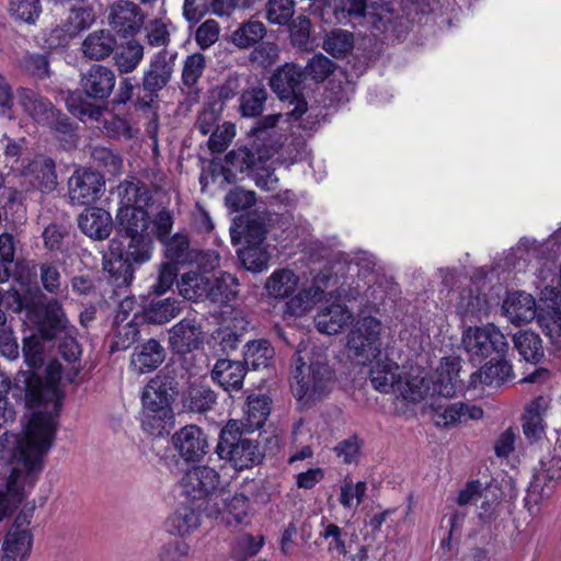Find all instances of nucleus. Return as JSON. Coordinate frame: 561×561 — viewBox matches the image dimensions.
I'll list each match as a JSON object with an SVG mask.
<instances>
[{"instance_id":"obj_1","label":"nucleus","mask_w":561,"mask_h":561,"mask_svg":"<svg viewBox=\"0 0 561 561\" xmlns=\"http://www.w3.org/2000/svg\"><path fill=\"white\" fill-rule=\"evenodd\" d=\"M123 196L115 218L101 207H87L77 218L83 234L94 241L108 239L112 231L108 255L103 257V270L115 287H128L135 273L149 263L152 241L149 236L150 214L139 205L141 187L134 182L124 181L118 185Z\"/></svg>"},{"instance_id":"obj_2","label":"nucleus","mask_w":561,"mask_h":561,"mask_svg":"<svg viewBox=\"0 0 561 561\" xmlns=\"http://www.w3.org/2000/svg\"><path fill=\"white\" fill-rule=\"evenodd\" d=\"M62 365L50 359L44 373L36 370H19L13 379L7 382V392L18 405L31 411L33 421L36 414L49 417L51 425L58 430V417L62 407L65 391L60 388Z\"/></svg>"},{"instance_id":"obj_3","label":"nucleus","mask_w":561,"mask_h":561,"mask_svg":"<svg viewBox=\"0 0 561 561\" xmlns=\"http://www.w3.org/2000/svg\"><path fill=\"white\" fill-rule=\"evenodd\" d=\"M462 343L470 363L481 365L480 369L471 374L469 388H477L479 383H501L512 376L513 368L506 358L510 344L497 327L492 323L469 327L463 331Z\"/></svg>"},{"instance_id":"obj_4","label":"nucleus","mask_w":561,"mask_h":561,"mask_svg":"<svg viewBox=\"0 0 561 561\" xmlns=\"http://www.w3.org/2000/svg\"><path fill=\"white\" fill-rule=\"evenodd\" d=\"M56 438V428L49 417L36 414L28 421L26 438L9 432L0 436V461L14 465L12 469H21V478L25 476L33 484L44 467V457L50 450Z\"/></svg>"},{"instance_id":"obj_5","label":"nucleus","mask_w":561,"mask_h":561,"mask_svg":"<svg viewBox=\"0 0 561 561\" xmlns=\"http://www.w3.org/2000/svg\"><path fill=\"white\" fill-rule=\"evenodd\" d=\"M185 375L165 366L152 377L141 393L144 431L156 437L170 433L174 426L173 403L181 397Z\"/></svg>"},{"instance_id":"obj_6","label":"nucleus","mask_w":561,"mask_h":561,"mask_svg":"<svg viewBox=\"0 0 561 561\" xmlns=\"http://www.w3.org/2000/svg\"><path fill=\"white\" fill-rule=\"evenodd\" d=\"M290 389L299 405L310 409L327 398L336 381L328 355L320 348L297 351L290 358Z\"/></svg>"},{"instance_id":"obj_7","label":"nucleus","mask_w":561,"mask_h":561,"mask_svg":"<svg viewBox=\"0 0 561 561\" xmlns=\"http://www.w3.org/2000/svg\"><path fill=\"white\" fill-rule=\"evenodd\" d=\"M324 11H330L336 23L370 24L371 28L386 34L388 38L401 39L410 31V21L396 10L390 2L368 0H334Z\"/></svg>"},{"instance_id":"obj_8","label":"nucleus","mask_w":561,"mask_h":561,"mask_svg":"<svg viewBox=\"0 0 561 561\" xmlns=\"http://www.w3.org/2000/svg\"><path fill=\"white\" fill-rule=\"evenodd\" d=\"M116 84L114 70L101 64H92L80 71L79 88L69 91L66 98L68 111L84 122L99 121L104 107L96 102L106 101Z\"/></svg>"},{"instance_id":"obj_9","label":"nucleus","mask_w":561,"mask_h":561,"mask_svg":"<svg viewBox=\"0 0 561 561\" xmlns=\"http://www.w3.org/2000/svg\"><path fill=\"white\" fill-rule=\"evenodd\" d=\"M304 80L302 68L296 64L286 62L274 70L268 84L280 101H288V105L294 106L286 112V122H299V127L304 130H313L319 124L316 117L311 114L306 118L302 117L308 112V102L301 91Z\"/></svg>"},{"instance_id":"obj_10","label":"nucleus","mask_w":561,"mask_h":561,"mask_svg":"<svg viewBox=\"0 0 561 561\" xmlns=\"http://www.w3.org/2000/svg\"><path fill=\"white\" fill-rule=\"evenodd\" d=\"M253 432L243 426V421L229 420L219 432L216 454L238 471L260 465L265 454L256 439L248 437Z\"/></svg>"},{"instance_id":"obj_11","label":"nucleus","mask_w":561,"mask_h":561,"mask_svg":"<svg viewBox=\"0 0 561 561\" xmlns=\"http://www.w3.org/2000/svg\"><path fill=\"white\" fill-rule=\"evenodd\" d=\"M385 325L373 316H359L347 334V355L357 365L366 366L381 356Z\"/></svg>"},{"instance_id":"obj_12","label":"nucleus","mask_w":561,"mask_h":561,"mask_svg":"<svg viewBox=\"0 0 561 561\" xmlns=\"http://www.w3.org/2000/svg\"><path fill=\"white\" fill-rule=\"evenodd\" d=\"M150 221L148 231L152 241V248L149 262L153 256L156 238L163 245V255L169 260L168 263H173L174 265L185 263L190 257L191 242L185 233L176 232L171 236L173 227L172 213L167 208H162L153 218L150 216Z\"/></svg>"},{"instance_id":"obj_13","label":"nucleus","mask_w":561,"mask_h":561,"mask_svg":"<svg viewBox=\"0 0 561 561\" xmlns=\"http://www.w3.org/2000/svg\"><path fill=\"white\" fill-rule=\"evenodd\" d=\"M176 53L169 54L162 49L150 60L148 69L144 71L141 88L146 92L142 96L137 95L134 107L137 111H148L158 99V93L171 81L174 71Z\"/></svg>"},{"instance_id":"obj_14","label":"nucleus","mask_w":561,"mask_h":561,"mask_svg":"<svg viewBox=\"0 0 561 561\" xmlns=\"http://www.w3.org/2000/svg\"><path fill=\"white\" fill-rule=\"evenodd\" d=\"M37 298L28 312L37 334L46 342H51L61 336L72 325L64 312L61 302L54 297L48 298L36 287Z\"/></svg>"},{"instance_id":"obj_15","label":"nucleus","mask_w":561,"mask_h":561,"mask_svg":"<svg viewBox=\"0 0 561 561\" xmlns=\"http://www.w3.org/2000/svg\"><path fill=\"white\" fill-rule=\"evenodd\" d=\"M182 482L186 495L205 505V516L209 518L218 516L220 508L217 503L211 504V496L219 490L221 479L214 468L193 467L185 473Z\"/></svg>"},{"instance_id":"obj_16","label":"nucleus","mask_w":561,"mask_h":561,"mask_svg":"<svg viewBox=\"0 0 561 561\" xmlns=\"http://www.w3.org/2000/svg\"><path fill=\"white\" fill-rule=\"evenodd\" d=\"M274 145L251 141L250 146L239 147L225 156V163L211 161L213 172L219 170L228 183L238 181L237 173L249 174L254 165V160L271 159L274 156Z\"/></svg>"},{"instance_id":"obj_17","label":"nucleus","mask_w":561,"mask_h":561,"mask_svg":"<svg viewBox=\"0 0 561 561\" xmlns=\"http://www.w3.org/2000/svg\"><path fill=\"white\" fill-rule=\"evenodd\" d=\"M561 480V438L547 457L540 459V468L536 469L525 497L526 504L539 503L549 499L557 483Z\"/></svg>"},{"instance_id":"obj_18","label":"nucleus","mask_w":561,"mask_h":561,"mask_svg":"<svg viewBox=\"0 0 561 561\" xmlns=\"http://www.w3.org/2000/svg\"><path fill=\"white\" fill-rule=\"evenodd\" d=\"M104 192V174L91 167H77L68 180V195L73 205L89 206Z\"/></svg>"},{"instance_id":"obj_19","label":"nucleus","mask_w":561,"mask_h":561,"mask_svg":"<svg viewBox=\"0 0 561 561\" xmlns=\"http://www.w3.org/2000/svg\"><path fill=\"white\" fill-rule=\"evenodd\" d=\"M182 311L181 301L175 297L140 296L138 310L134 313L133 322L137 324L162 325L176 318Z\"/></svg>"},{"instance_id":"obj_20","label":"nucleus","mask_w":561,"mask_h":561,"mask_svg":"<svg viewBox=\"0 0 561 561\" xmlns=\"http://www.w3.org/2000/svg\"><path fill=\"white\" fill-rule=\"evenodd\" d=\"M178 456L186 463L201 462L210 450L208 435L195 424L185 425L171 438Z\"/></svg>"},{"instance_id":"obj_21","label":"nucleus","mask_w":561,"mask_h":561,"mask_svg":"<svg viewBox=\"0 0 561 561\" xmlns=\"http://www.w3.org/2000/svg\"><path fill=\"white\" fill-rule=\"evenodd\" d=\"M168 342L173 354L185 356L204 344L202 324L195 318H183L168 331Z\"/></svg>"},{"instance_id":"obj_22","label":"nucleus","mask_w":561,"mask_h":561,"mask_svg":"<svg viewBox=\"0 0 561 561\" xmlns=\"http://www.w3.org/2000/svg\"><path fill=\"white\" fill-rule=\"evenodd\" d=\"M267 234L265 216L257 213H249L236 217L230 228L233 244H264Z\"/></svg>"},{"instance_id":"obj_23","label":"nucleus","mask_w":561,"mask_h":561,"mask_svg":"<svg viewBox=\"0 0 561 561\" xmlns=\"http://www.w3.org/2000/svg\"><path fill=\"white\" fill-rule=\"evenodd\" d=\"M110 22L113 28L126 35H134L144 25L145 15L141 9L134 2L119 0L111 8Z\"/></svg>"},{"instance_id":"obj_24","label":"nucleus","mask_w":561,"mask_h":561,"mask_svg":"<svg viewBox=\"0 0 561 561\" xmlns=\"http://www.w3.org/2000/svg\"><path fill=\"white\" fill-rule=\"evenodd\" d=\"M247 370L244 363L241 360L219 358L210 373V377L225 391H239L242 389Z\"/></svg>"},{"instance_id":"obj_25","label":"nucleus","mask_w":561,"mask_h":561,"mask_svg":"<svg viewBox=\"0 0 561 561\" xmlns=\"http://www.w3.org/2000/svg\"><path fill=\"white\" fill-rule=\"evenodd\" d=\"M502 308L508 320L517 325L528 323L536 317L535 298L525 291L507 293Z\"/></svg>"},{"instance_id":"obj_26","label":"nucleus","mask_w":561,"mask_h":561,"mask_svg":"<svg viewBox=\"0 0 561 561\" xmlns=\"http://www.w3.org/2000/svg\"><path fill=\"white\" fill-rule=\"evenodd\" d=\"M167 350L160 341L151 337L139 343L133 352L131 364L139 374H147L156 370L165 359Z\"/></svg>"},{"instance_id":"obj_27","label":"nucleus","mask_w":561,"mask_h":561,"mask_svg":"<svg viewBox=\"0 0 561 561\" xmlns=\"http://www.w3.org/2000/svg\"><path fill=\"white\" fill-rule=\"evenodd\" d=\"M217 396L207 385L193 381L184 389L182 387L181 403L185 411L205 413L213 409Z\"/></svg>"},{"instance_id":"obj_28","label":"nucleus","mask_w":561,"mask_h":561,"mask_svg":"<svg viewBox=\"0 0 561 561\" xmlns=\"http://www.w3.org/2000/svg\"><path fill=\"white\" fill-rule=\"evenodd\" d=\"M205 505L192 500L191 505L179 507L169 518V531L185 536L197 529L201 525V517L205 515Z\"/></svg>"},{"instance_id":"obj_29","label":"nucleus","mask_w":561,"mask_h":561,"mask_svg":"<svg viewBox=\"0 0 561 561\" xmlns=\"http://www.w3.org/2000/svg\"><path fill=\"white\" fill-rule=\"evenodd\" d=\"M33 548L31 530H9L2 542L1 561H27Z\"/></svg>"},{"instance_id":"obj_30","label":"nucleus","mask_w":561,"mask_h":561,"mask_svg":"<svg viewBox=\"0 0 561 561\" xmlns=\"http://www.w3.org/2000/svg\"><path fill=\"white\" fill-rule=\"evenodd\" d=\"M21 469H12L4 486H0V523L10 517L25 499L24 486L19 483Z\"/></svg>"},{"instance_id":"obj_31","label":"nucleus","mask_w":561,"mask_h":561,"mask_svg":"<svg viewBox=\"0 0 561 561\" xmlns=\"http://www.w3.org/2000/svg\"><path fill=\"white\" fill-rule=\"evenodd\" d=\"M34 185L44 193H51L57 188V172L55 161L46 156L35 157L26 168Z\"/></svg>"},{"instance_id":"obj_32","label":"nucleus","mask_w":561,"mask_h":561,"mask_svg":"<svg viewBox=\"0 0 561 561\" xmlns=\"http://www.w3.org/2000/svg\"><path fill=\"white\" fill-rule=\"evenodd\" d=\"M374 362L375 365L369 371V379L373 387L382 393L391 392L401 379L398 374L399 365L387 356L383 359H381L380 356Z\"/></svg>"},{"instance_id":"obj_33","label":"nucleus","mask_w":561,"mask_h":561,"mask_svg":"<svg viewBox=\"0 0 561 561\" xmlns=\"http://www.w3.org/2000/svg\"><path fill=\"white\" fill-rule=\"evenodd\" d=\"M352 321L353 313L346 306L333 304L317 316L316 325L320 332L334 335L340 333Z\"/></svg>"},{"instance_id":"obj_34","label":"nucleus","mask_w":561,"mask_h":561,"mask_svg":"<svg viewBox=\"0 0 561 561\" xmlns=\"http://www.w3.org/2000/svg\"><path fill=\"white\" fill-rule=\"evenodd\" d=\"M117 47L115 35L108 30L90 33L82 43V53L91 60H103Z\"/></svg>"},{"instance_id":"obj_35","label":"nucleus","mask_w":561,"mask_h":561,"mask_svg":"<svg viewBox=\"0 0 561 561\" xmlns=\"http://www.w3.org/2000/svg\"><path fill=\"white\" fill-rule=\"evenodd\" d=\"M283 117L286 118V112L284 114L277 113L260 117L248 131V136L252 138L253 142H262L266 146L275 145L273 146L275 154L282 147L283 142L280 140L282 136L278 135L274 128Z\"/></svg>"},{"instance_id":"obj_36","label":"nucleus","mask_w":561,"mask_h":561,"mask_svg":"<svg viewBox=\"0 0 561 561\" xmlns=\"http://www.w3.org/2000/svg\"><path fill=\"white\" fill-rule=\"evenodd\" d=\"M45 126L49 128L53 136L65 150H72L77 147L78 125L66 113L57 108L54 112L53 118H49V123H46Z\"/></svg>"},{"instance_id":"obj_37","label":"nucleus","mask_w":561,"mask_h":561,"mask_svg":"<svg viewBox=\"0 0 561 561\" xmlns=\"http://www.w3.org/2000/svg\"><path fill=\"white\" fill-rule=\"evenodd\" d=\"M442 369L437 382L434 383L433 390L439 397L448 399L456 393L457 385L461 382L459 379L461 370L460 357H444Z\"/></svg>"},{"instance_id":"obj_38","label":"nucleus","mask_w":561,"mask_h":561,"mask_svg":"<svg viewBox=\"0 0 561 561\" xmlns=\"http://www.w3.org/2000/svg\"><path fill=\"white\" fill-rule=\"evenodd\" d=\"M275 351L271 342L266 339L251 340L244 344L243 360L247 369L253 370L266 368L274 358Z\"/></svg>"},{"instance_id":"obj_39","label":"nucleus","mask_w":561,"mask_h":561,"mask_svg":"<svg viewBox=\"0 0 561 561\" xmlns=\"http://www.w3.org/2000/svg\"><path fill=\"white\" fill-rule=\"evenodd\" d=\"M512 341L514 348L526 362L537 365L545 357L542 340L537 333L522 330L513 335Z\"/></svg>"},{"instance_id":"obj_40","label":"nucleus","mask_w":561,"mask_h":561,"mask_svg":"<svg viewBox=\"0 0 561 561\" xmlns=\"http://www.w3.org/2000/svg\"><path fill=\"white\" fill-rule=\"evenodd\" d=\"M209 282L210 278L206 275L199 272L190 271L181 276L179 282H176V287L179 289V294L184 299L199 301L208 299Z\"/></svg>"},{"instance_id":"obj_41","label":"nucleus","mask_w":561,"mask_h":561,"mask_svg":"<svg viewBox=\"0 0 561 561\" xmlns=\"http://www.w3.org/2000/svg\"><path fill=\"white\" fill-rule=\"evenodd\" d=\"M238 286L239 280L234 275L222 273L221 276L210 279L207 300L220 306H228L237 298Z\"/></svg>"},{"instance_id":"obj_42","label":"nucleus","mask_w":561,"mask_h":561,"mask_svg":"<svg viewBox=\"0 0 561 561\" xmlns=\"http://www.w3.org/2000/svg\"><path fill=\"white\" fill-rule=\"evenodd\" d=\"M21 104L25 112L39 125L45 126L53 118L54 112L57 110L55 105L38 93L27 90L21 96Z\"/></svg>"},{"instance_id":"obj_43","label":"nucleus","mask_w":561,"mask_h":561,"mask_svg":"<svg viewBox=\"0 0 561 561\" xmlns=\"http://www.w3.org/2000/svg\"><path fill=\"white\" fill-rule=\"evenodd\" d=\"M267 90L263 84L244 89L239 98V112L242 117H260L267 101Z\"/></svg>"},{"instance_id":"obj_44","label":"nucleus","mask_w":561,"mask_h":561,"mask_svg":"<svg viewBox=\"0 0 561 561\" xmlns=\"http://www.w3.org/2000/svg\"><path fill=\"white\" fill-rule=\"evenodd\" d=\"M546 402L542 397L534 399L523 414V432L530 442L538 440L543 434L542 413Z\"/></svg>"},{"instance_id":"obj_45","label":"nucleus","mask_w":561,"mask_h":561,"mask_svg":"<svg viewBox=\"0 0 561 561\" xmlns=\"http://www.w3.org/2000/svg\"><path fill=\"white\" fill-rule=\"evenodd\" d=\"M247 421L243 426L254 431L265 424L271 413V399L265 394H250L247 399Z\"/></svg>"},{"instance_id":"obj_46","label":"nucleus","mask_w":561,"mask_h":561,"mask_svg":"<svg viewBox=\"0 0 561 561\" xmlns=\"http://www.w3.org/2000/svg\"><path fill=\"white\" fill-rule=\"evenodd\" d=\"M266 35V27L261 21L249 20L241 23L231 34V42L241 49L259 44Z\"/></svg>"},{"instance_id":"obj_47","label":"nucleus","mask_w":561,"mask_h":561,"mask_svg":"<svg viewBox=\"0 0 561 561\" xmlns=\"http://www.w3.org/2000/svg\"><path fill=\"white\" fill-rule=\"evenodd\" d=\"M44 339L38 334H31L22 340V354L24 363L28 367L27 370H36L44 373L45 365V346Z\"/></svg>"},{"instance_id":"obj_48","label":"nucleus","mask_w":561,"mask_h":561,"mask_svg":"<svg viewBox=\"0 0 561 561\" xmlns=\"http://www.w3.org/2000/svg\"><path fill=\"white\" fill-rule=\"evenodd\" d=\"M298 284V277L289 270L275 271L265 284L267 294L276 299L293 295Z\"/></svg>"},{"instance_id":"obj_49","label":"nucleus","mask_w":561,"mask_h":561,"mask_svg":"<svg viewBox=\"0 0 561 561\" xmlns=\"http://www.w3.org/2000/svg\"><path fill=\"white\" fill-rule=\"evenodd\" d=\"M322 47L332 57L343 58L354 47V35L352 32L334 28L325 34Z\"/></svg>"},{"instance_id":"obj_50","label":"nucleus","mask_w":561,"mask_h":561,"mask_svg":"<svg viewBox=\"0 0 561 561\" xmlns=\"http://www.w3.org/2000/svg\"><path fill=\"white\" fill-rule=\"evenodd\" d=\"M144 57V46L137 41H128L117 48L114 60L121 73L134 71Z\"/></svg>"},{"instance_id":"obj_51","label":"nucleus","mask_w":561,"mask_h":561,"mask_svg":"<svg viewBox=\"0 0 561 561\" xmlns=\"http://www.w3.org/2000/svg\"><path fill=\"white\" fill-rule=\"evenodd\" d=\"M237 253L242 266L254 273L265 270L271 257L264 244H243Z\"/></svg>"},{"instance_id":"obj_52","label":"nucleus","mask_w":561,"mask_h":561,"mask_svg":"<svg viewBox=\"0 0 561 561\" xmlns=\"http://www.w3.org/2000/svg\"><path fill=\"white\" fill-rule=\"evenodd\" d=\"M324 290L317 284L300 290L287 302V310L293 316H301L310 310L317 302L321 301Z\"/></svg>"},{"instance_id":"obj_53","label":"nucleus","mask_w":561,"mask_h":561,"mask_svg":"<svg viewBox=\"0 0 561 561\" xmlns=\"http://www.w3.org/2000/svg\"><path fill=\"white\" fill-rule=\"evenodd\" d=\"M1 295L3 297L2 309L4 312L11 311L13 313H20L23 310L28 313L37 298L36 290L32 294L30 287L24 294H21L15 287H10L8 290L1 289Z\"/></svg>"},{"instance_id":"obj_54","label":"nucleus","mask_w":561,"mask_h":561,"mask_svg":"<svg viewBox=\"0 0 561 561\" xmlns=\"http://www.w3.org/2000/svg\"><path fill=\"white\" fill-rule=\"evenodd\" d=\"M457 309L463 317L480 318L489 313L490 304L484 295L469 289L461 293Z\"/></svg>"},{"instance_id":"obj_55","label":"nucleus","mask_w":561,"mask_h":561,"mask_svg":"<svg viewBox=\"0 0 561 561\" xmlns=\"http://www.w3.org/2000/svg\"><path fill=\"white\" fill-rule=\"evenodd\" d=\"M428 408L434 412L435 422L438 426H450L456 423L463 422V410H466L465 403H455L444 405L436 403V399L432 398Z\"/></svg>"},{"instance_id":"obj_56","label":"nucleus","mask_w":561,"mask_h":561,"mask_svg":"<svg viewBox=\"0 0 561 561\" xmlns=\"http://www.w3.org/2000/svg\"><path fill=\"white\" fill-rule=\"evenodd\" d=\"M95 20L94 11L83 3L73 5L65 22L66 31L77 36L80 32L89 28Z\"/></svg>"},{"instance_id":"obj_57","label":"nucleus","mask_w":561,"mask_h":561,"mask_svg":"<svg viewBox=\"0 0 561 561\" xmlns=\"http://www.w3.org/2000/svg\"><path fill=\"white\" fill-rule=\"evenodd\" d=\"M337 68V65L322 53L314 54L302 68L305 79L310 77L314 82L325 81Z\"/></svg>"},{"instance_id":"obj_58","label":"nucleus","mask_w":561,"mask_h":561,"mask_svg":"<svg viewBox=\"0 0 561 561\" xmlns=\"http://www.w3.org/2000/svg\"><path fill=\"white\" fill-rule=\"evenodd\" d=\"M70 234V226L50 222L45 227L42 238L45 249L50 252H64L67 249L66 239Z\"/></svg>"},{"instance_id":"obj_59","label":"nucleus","mask_w":561,"mask_h":561,"mask_svg":"<svg viewBox=\"0 0 561 561\" xmlns=\"http://www.w3.org/2000/svg\"><path fill=\"white\" fill-rule=\"evenodd\" d=\"M179 268L173 263H161L156 282L150 286L148 295L163 296L179 282Z\"/></svg>"},{"instance_id":"obj_60","label":"nucleus","mask_w":561,"mask_h":561,"mask_svg":"<svg viewBox=\"0 0 561 561\" xmlns=\"http://www.w3.org/2000/svg\"><path fill=\"white\" fill-rule=\"evenodd\" d=\"M91 158L99 168H103L112 176L119 174L122 171L123 159L121 154L107 147L98 146L92 148Z\"/></svg>"},{"instance_id":"obj_61","label":"nucleus","mask_w":561,"mask_h":561,"mask_svg":"<svg viewBox=\"0 0 561 561\" xmlns=\"http://www.w3.org/2000/svg\"><path fill=\"white\" fill-rule=\"evenodd\" d=\"M288 25L290 43L299 49H307L310 43V19L304 14L293 18Z\"/></svg>"},{"instance_id":"obj_62","label":"nucleus","mask_w":561,"mask_h":561,"mask_svg":"<svg viewBox=\"0 0 561 561\" xmlns=\"http://www.w3.org/2000/svg\"><path fill=\"white\" fill-rule=\"evenodd\" d=\"M266 19L270 23L286 25L294 16V0H268L265 7Z\"/></svg>"},{"instance_id":"obj_63","label":"nucleus","mask_w":561,"mask_h":561,"mask_svg":"<svg viewBox=\"0 0 561 561\" xmlns=\"http://www.w3.org/2000/svg\"><path fill=\"white\" fill-rule=\"evenodd\" d=\"M206 68L205 56L195 53L186 57L182 70V82L191 88L195 85Z\"/></svg>"},{"instance_id":"obj_64","label":"nucleus","mask_w":561,"mask_h":561,"mask_svg":"<svg viewBox=\"0 0 561 561\" xmlns=\"http://www.w3.org/2000/svg\"><path fill=\"white\" fill-rule=\"evenodd\" d=\"M279 57V48L275 43L263 42L254 47L249 60L263 69L275 65Z\"/></svg>"}]
</instances>
